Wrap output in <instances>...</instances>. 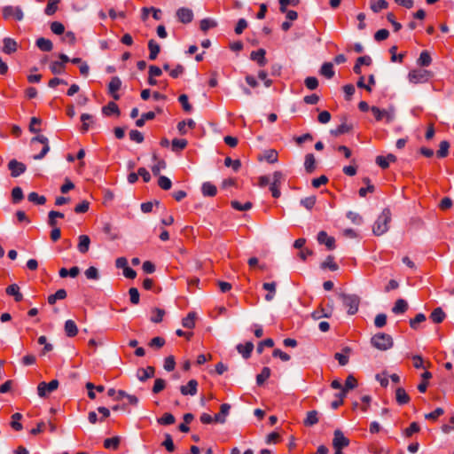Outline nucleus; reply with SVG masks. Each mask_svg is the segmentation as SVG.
Returning a JSON list of instances; mask_svg holds the SVG:
<instances>
[{
    "mask_svg": "<svg viewBox=\"0 0 454 454\" xmlns=\"http://www.w3.org/2000/svg\"><path fill=\"white\" fill-rule=\"evenodd\" d=\"M391 221V212L389 208H384L381 214L378 216L372 231L375 235L380 236L388 231V223Z\"/></svg>",
    "mask_w": 454,
    "mask_h": 454,
    "instance_id": "1",
    "label": "nucleus"
},
{
    "mask_svg": "<svg viewBox=\"0 0 454 454\" xmlns=\"http://www.w3.org/2000/svg\"><path fill=\"white\" fill-rule=\"evenodd\" d=\"M343 120L344 121L341 124H340L335 129L331 130L332 135L338 137L342 134L348 133L353 129V125L346 122V117H344Z\"/></svg>",
    "mask_w": 454,
    "mask_h": 454,
    "instance_id": "19",
    "label": "nucleus"
},
{
    "mask_svg": "<svg viewBox=\"0 0 454 454\" xmlns=\"http://www.w3.org/2000/svg\"><path fill=\"white\" fill-rule=\"evenodd\" d=\"M396 160L395 155L389 153L387 156H377L376 163L383 169L387 168L390 162H395Z\"/></svg>",
    "mask_w": 454,
    "mask_h": 454,
    "instance_id": "20",
    "label": "nucleus"
},
{
    "mask_svg": "<svg viewBox=\"0 0 454 454\" xmlns=\"http://www.w3.org/2000/svg\"><path fill=\"white\" fill-rule=\"evenodd\" d=\"M35 44L43 51H51L53 48L51 41L44 37L38 38Z\"/></svg>",
    "mask_w": 454,
    "mask_h": 454,
    "instance_id": "31",
    "label": "nucleus"
},
{
    "mask_svg": "<svg viewBox=\"0 0 454 454\" xmlns=\"http://www.w3.org/2000/svg\"><path fill=\"white\" fill-rule=\"evenodd\" d=\"M317 241L319 244H324L329 250L335 248V239L328 236L325 231H321L317 234Z\"/></svg>",
    "mask_w": 454,
    "mask_h": 454,
    "instance_id": "14",
    "label": "nucleus"
},
{
    "mask_svg": "<svg viewBox=\"0 0 454 454\" xmlns=\"http://www.w3.org/2000/svg\"><path fill=\"white\" fill-rule=\"evenodd\" d=\"M349 445V440L340 430L336 429L333 433V446L334 449H343Z\"/></svg>",
    "mask_w": 454,
    "mask_h": 454,
    "instance_id": "11",
    "label": "nucleus"
},
{
    "mask_svg": "<svg viewBox=\"0 0 454 454\" xmlns=\"http://www.w3.org/2000/svg\"><path fill=\"white\" fill-rule=\"evenodd\" d=\"M265 55L266 51L264 49H259L251 52L250 59L255 61L259 67H264L267 64Z\"/></svg>",
    "mask_w": 454,
    "mask_h": 454,
    "instance_id": "16",
    "label": "nucleus"
},
{
    "mask_svg": "<svg viewBox=\"0 0 454 454\" xmlns=\"http://www.w3.org/2000/svg\"><path fill=\"white\" fill-rule=\"evenodd\" d=\"M3 42V52H4L5 54H12L17 51L18 44L14 39L5 37Z\"/></svg>",
    "mask_w": 454,
    "mask_h": 454,
    "instance_id": "21",
    "label": "nucleus"
},
{
    "mask_svg": "<svg viewBox=\"0 0 454 454\" xmlns=\"http://www.w3.org/2000/svg\"><path fill=\"white\" fill-rule=\"evenodd\" d=\"M445 317L446 315L444 311L440 307L434 309L430 315L431 320L435 324L442 323L444 320Z\"/></svg>",
    "mask_w": 454,
    "mask_h": 454,
    "instance_id": "34",
    "label": "nucleus"
},
{
    "mask_svg": "<svg viewBox=\"0 0 454 454\" xmlns=\"http://www.w3.org/2000/svg\"><path fill=\"white\" fill-rule=\"evenodd\" d=\"M51 30L55 35H62L65 32V27L59 21H53L51 24Z\"/></svg>",
    "mask_w": 454,
    "mask_h": 454,
    "instance_id": "63",
    "label": "nucleus"
},
{
    "mask_svg": "<svg viewBox=\"0 0 454 454\" xmlns=\"http://www.w3.org/2000/svg\"><path fill=\"white\" fill-rule=\"evenodd\" d=\"M148 49L150 51L149 53V59L154 60L158 57V54L160 53V45L153 40L151 39L148 42Z\"/></svg>",
    "mask_w": 454,
    "mask_h": 454,
    "instance_id": "30",
    "label": "nucleus"
},
{
    "mask_svg": "<svg viewBox=\"0 0 454 454\" xmlns=\"http://www.w3.org/2000/svg\"><path fill=\"white\" fill-rule=\"evenodd\" d=\"M187 141L185 139L175 138L172 140V150L175 152L184 150L187 146Z\"/></svg>",
    "mask_w": 454,
    "mask_h": 454,
    "instance_id": "53",
    "label": "nucleus"
},
{
    "mask_svg": "<svg viewBox=\"0 0 454 454\" xmlns=\"http://www.w3.org/2000/svg\"><path fill=\"white\" fill-rule=\"evenodd\" d=\"M59 3L60 0H49L44 9V13L47 16H52L57 12Z\"/></svg>",
    "mask_w": 454,
    "mask_h": 454,
    "instance_id": "41",
    "label": "nucleus"
},
{
    "mask_svg": "<svg viewBox=\"0 0 454 454\" xmlns=\"http://www.w3.org/2000/svg\"><path fill=\"white\" fill-rule=\"evenodd\" d=\"M90 245V237L87 235H80L79 236V243L77 248L80 253L86 254L89 251Z\"/></svg>",
    "mask_w": 454,
    "mask_h": 454,
    "instance_id": "26",
    "label": "nucleus"
},
{
    "mask_svg": "<svg viewBox=\"0 0 454 454\" xmlns=\"http://www.w3.org/2000/svg\"><path fill=\"white\" fill-rule=\"evenodd\" d=\"M153 312L154 313L153 316H152L151 317V321L153 322V323H160L163 319V317L165 315V310L164 309H159V308H155Z\"/></svg>",
    "mask_w": 454,
    "mask_h": 454,
    "instance_id": "61",
    "label": "nucleus"
},
{
    "mask_svg": "<svg viewBox=\"0 0 454 454\" xmlns=\"http://www.w3.org/2000/svg\"><path fill=\"white\" fill-rule=\"evenodd\" d=\"M155 369L153 366H147L145 369L141 368L137 370V377L140 381H145L146 380L154 376Z\"/></svg>",
    "mask_w": 454,
    "mask_h": 454,
    "instance_id": "18",
    "label": "nucleus"
},
{
    "mask_svg": "<svg viewBox=\"0 0 454 454\" xmlns=\"http://www.w3.org/2000/svg\"><path fill=\"white\" fill-rule=\"evenodd\" d=\"M42 123V120L38 117H32L29 123V131L31 133H38L40 131V129L38 126H40Z\"/></svg>",
    "mask_w": 454,
    "mask_h": 454,
    "instance_id": "58",
    "label": "nucleus"
},
{
    "mask_svg": "<svg viewBox=\"0 0 454 454\" xmlns=\"http://www.w3.org/2000/svg\"><path fill=\"white\" fill-rule=\"evenodd\" d=\"M304 168L307 173L311 174L316 169V159L314 154L308 153L305 156Z\"/></svg>",
    "mask_w": 454,
    "mask_h": 454,
    "instance_id": "27",
    "label": "nucleus"
},
{
    "mask_svg": "<svg viewBox=\"0 0 454 454\" xmlns=\"http://www.w3.org/2000/svg\"><path fill=\"white\" fill-rule=\"evenodd\" d=\"M36 144H42L43 147L38 154L33 156L34 160H42L50 151L49 140L46 137L39 135L31 139V145L35 147Z\"/></svg>",
    "mask_w": 454,
    "mask_h": 454,
    "instance_id": "5",
    "label": "nucleus"
},
{
    "mask_svg": "<svg viewBox=\"0 0 454 454\" xmlns=\"http://www.w3.org/2000/svg\"><path fill=\"white\" fill-rule=\"evenodd\" d=\"M59 387V381L52 380L49 383L44 381L41 382L37 386V393L40 397H45L51 392L55 391Z\"/></svg>",
    "mask_w": 454,
    "mask_h": 454,
    "instance_id": "7",
    "label": "nucleus"
},
{
    "mask_svg": "<svg viewBox=\"0 0 454 454\" xmlns=\"http://www.w3.org/2000/svg\"><path fill=\"white\" fill-rule=\"evenodd\" d=\"M5 292L8 295L13 296L15 301L17 302L21 301L23 300V295L20 292V287L17 284L10 285L6 288Z\"/></svg>",
    "mask_w": 454,
    "mask_h": 454,
    "instance_id": "24",
    "label": "nucleus"
},
{
    "mask_svg": "<svg viewBox=\"0 0 454 454\" xmlns=\"http://www.w3.org/2000/svg\"><path fill=\"white\" fill-rule=\"evenodd\" d=\"M195 319L196 313L190 312L182 320V325L188 329H192L195 326Z\"/></svg>",
    "mask_w": 454,
    "mask_h": 454,
    "instance_id": "39",
    "label": "nucleus"
},
{
    "mask_svg": "<svg viewBox=\"0 0 454 454\" xmlns=\"http://www.w3.org/2000/svg\"><path fill=\"white\" fill-rule=\"evenodd\" d=\"M224 165L226 167H231L234 171H239L241 167V162L239 160H231L230 157H226L224 159Z\"/></svg>",
    "mask_w": 454,
    "mask_h": 454,
    "instance_id": "59",
    "label": "nucleus"
},
{
    "mask_svg": "<svg viewBox=\"0 0 454 454\" xmlns=\"http://www.w3.org/2000/svg\"><path fill=\"white\" fill-rule=\"evenodd\" d=\"M408 309V303L403 299H398L395 302L394 307L392 308V312L395 314H403Z\"/></svg>",
    "mask_w": 454,
    "mask_h": 454,
    "instance_id": "32",
    "label": "nucleus"
},
{
    "mask_svg": "<svg viewBox=\"0 0 454 454\" xmlns=\"http://www.w3.org/2000/svg\"><path fill=\"white\" fill-rule=\"evenodd\" d=\"M304 84L305 86L309 89V90H316L318 86V81L316 77L314 76H309L305 79L304 81Z\"/></svg>",
    "mask_w": 454,
    "mask_h": 454,
    "instance_id": "64",
    "label": "nucleus"
},
{
    "mask_svg": "<svg viewBox=\"0 0 454 454\" xmlns=\"http://www.w3.org/2000/svg\"><path fill=\"white\" fill-rule=\"evenodd\" d=\"M85 276L88 279L98 280L99 278L98 270L94 266H90L85 270Z\"/></svg>",
    "mask_w": 454,
    "mask_h": 454,
    "instance_id": "62",
    "label": "nucleus"
},
{
    "mask_svg": "<svg viewBox=\"0 0 454 454\" xmlns=\"http://www.w3.org/2000/svg\"><path fill=\"white\" fill-rule=\"evenodd\" d=\"M201 191L204 196L209 197H214L217 192L216 186L209 182L202 184Z\"/></svg>",
    "mask_w": 454,
    "mask_h": 454,
    "instance_id": "37",
    "label": "nucleus"
},
{
    "mask_svg": "<svg viewBox=\"0 0 454 454\" xmlns=\"http://www.w3.org/2000/svg\"><path fill=\"white\" fill-rule=\"evenodd\" d=\"M66 67L63 62L52 61L50 65V69L54 74H60L65 72Z\"/></svg>",
    "mask_w": 454,
    "mask_h": 454,
    "instance_id": "51",
    "label": "nucleus"
},
{
    "mask_svg": "<svg viewBox=\"0 0 454 454\" xmlns=\"http://www.w3.org/2000/svg\"><path fill=\"white\" fill-rule=\"evenodd\" d=\"M432 77L431 71L421 68L411 70L408 74L409 82L414 84L427 82Z\"/></svg>",
    "mask_w": 454,
    "mask_h": 454,
    "instance_id": "3",
    "label": "nucleus"
},
{
    "mask_svg": "<svg viewBox=\"0 0 454 454\" xmlns=\"http://www.w3.org/2000/svg\"><path fill=\"white\" fill-rule=\"evenodd\" d=\"M3 17L4 20H10L12 18L16 20H22L24 14L20 7L7 5L3 8Z\"/></svg>",
    "mask_w": 454,
    "mask_h": 454,
    "instance_id": "6",
    "label": "nucleus"
},
{
    "mask_svg": "<svg viewBox=\"0 0 454 454\" xmlns=\"http://www.w3.org/2000/svg\"><path fill=\"white\" fill-rule=\"evenodd\" d=\"M158 423L160 425H172L175 423V417L171 413H165L161 418L158 419Z\"/></svg>",
    "mask_w": 454,
    "mask_h": 454,
    "instance_id": "60",
    "label": "nucleus"
},
{
    "mask_svg": "<svg viewBox=\"0 0 454 454\" xmlns=\"http://www.w3.org/2000/svg\"><path fill=\"white\" fill-rule=\"evenodd\" d=\"M432 63V58L427 51H423L417 59V65L419 67H428Z\"/></svg>",
    "mask_w": 454,
    "mask_h": 454,
    "instance_id": "35",
    "label": "nucleus"
},
{
    "mask_svg": "<svg viewBox=\"0 0 454 454\" xmlns=\"http://www.w3.org/2000/svg\"><path fill=\"white\" fill-rule=\"evenodd\" d=\"M322 269H330L333 271L338 270V265L334 262V258L332 255H328L325 262L321 264Z\"/></svg>",
    "mask_w": 454,
    "mask_h": 454,
    "instance_id": "50",
    "label": "nucleus"
},
{
    "mask_svg": "<svg viewBox=\"0 0 454 454\" xmlns=\"http://www.w3.org/2000/svg\"><path fill=\"white\" fill-rule=\"evenodd\" d=\"M342 352L343 353H335L334 357L338 360L340 365L344 366L348 363V355L351 352V348L345 347Z\"/></svg>",
    "mask_w": 454,
    "mask_h": 454,
    "instance_id": "28",
    "label": "nucleus"
},
{
    "mask_svg": "<svg viewBox=\"0 0 454 454\" xmlns=\"http://www.w3.org/2000/svg\"><path fill=\"white\" fill-rule=\"evenodd\" d=\"M231 409V405L229 403H223L220 406V412L215 416V422L223 424L225 422V418L229 414Z\"/></svg>",
    "mask_w": 454,
    "mask_h": 454,
    "instance_id": "22",
    "label": "nucleus"
},
{
    "mask_svg": "<svg viewBox=\"0 0 454 454\" xmlns=\"http://www.w3.org/2000/svg\"><path fill=\"white\" fill-rule=\"evenodd\" d=\"M395 400L398 404L403 405L410 402V396L403 387H398L395 390Z\"/></svg>",
    "mask_w": 454,
    "mask_h": 454,
    "instance_id": "25",
    "label": "nucleus"
},
{
    "mask_svg": "<svg viewBox=\"0 0 454 454\" xmlns=\"http://www.w3.org/2000/svg\"><path fill=\"white\" fill-rule=\"evenodd\" d=\"M102 113L105 115H111L115 114L117 115L120 114V110L118 106L114 102H109L106 106L102 108Z\"/></svg>",
    "mask_w": 454,
    "mask_h": 454,
    "instance_id": "42",
    "label": "nucleus"
},
{
    "mask_svg": "<svg viewBox=\"0 0 454 454\" xmlns=\"http://www.w3.org/2000/svg\"><path fill=\"white\" fill-rule=\"evenodd\" d=\"M371 344L379 350H387L394 345L393 338L384 333H379L373 335L371 339Z\"/></svg>",
    "mask_w": 454,
    "mask_h": 454,
    "instance_id": "2",
    "label": "nucleus"
},
{
    "mask_svg": "<svg viewBox=\"0 0 454 454\" xmlns=\"http://www.w3.org/2000/svg\"><path fill=\"white\" fill-rule=\"evenodd\" d=\"M120 442H121V439H120L119 436H114V437H112V438H106L104 441V447L106 449L117 450L119 448Z\"/></svg>",
    "mask_w": 454,
    "mask_h": 454,
    "instance_id": "43",
    "label": "nucleus"
},
{
    "mask_svg": "<svg viewBox=\"0 0 454 454\" xmlns=\"http://www.w3.org/2000/svg\"><path fill=\"white\" fill-rule=\"evenodd\" d=\"M27 200L30 202L37 204V205H43L46 202V198L43 195H39L35 192H30L27 196Z\"/></svg>",
    "mask_w": 454,
    "mask_h": 454,
    "instance_id": "45",
    "label": "nucleus"
},
{
    "mask_svg": "<svg viewBox=\"0 0 454 454\" xmlns=\"http://www.w3.org/2000/svg\"><path fill=\"white\" fill-rule=\"evenodd\" d=\"M371 111L377 121H380L383 119H386L387 123L391 122L395 118L394 111H387L385 109H380L377 106H372Z\"/></svg>",
    "mask_w": 454,
    "mask_h": 454,
    "instance_id": "8",
    "label": "nucleus"
},
{
    "mask_svg": "<svg viewBox=\"0 0 454 454\" xmlns=\"http://www.w3.org/2000/svg\"><path fill=\"white\" fill-rule=\"evenodd\" d=\"M320 74L326 78L330 79L334 75L333 66L330 62H325L320 68Z\"/></svg>",
    "mask_w": 454,
    "mask_h": 454,
    "instance_id": "40",
    "label": "nucleus"
},
{
    "mask_svg": "<svg viewBox=\"0 0 454 454\" xmlns=\"http://www.w3.org/2000/svg\"><path fill=\"white\" fill-rule=\"evenodd\" d=\"M102 231L108 237L109 239L114 240L119 238V233L110 223H105L102 227Z\"/></svg>",
    "mask_w": 454,
    "mask_h": 454,
    "instance_id": "23",
    "label": "nucleus"
},
{
    "mask_svg": "<svg viewBox=\"0 0 454 454\" xmlns=\"http://www.w3.org/2000/svg\"><path fill=\"white\" fill-rule=\"evenodd\" d=\"M193 16L194 15L192 10L187 7H181L176 12V17L177 18L178 21L183 24L191 23L193 20Z\"/></svg>",
    "mask_w": 454,
    "mask_h": 454,
    "instance_id": "10",
    "label": "nucleus"
},
{
    "mask_svg": "<svg viewBox=\"0 0 454 454\" xmlns=\"http://www.w3.org/2000/svg\"><path fill=\"white\" fill-rule=\"evenodd\" d=\"M356 386H357L356 379L353 375L350 374L347 377V379L345 380V386L343 387L341 391H345V393L347 394V392L348 390L354 389L355 387H356Z\"/></svg>",
    "mask_w": 454,
    "mask_h": 454,
    "instance_id": "46",
    "label": "nucleus"
},
{
    "mask_svg": "<svg viewBox=\"0 0 454 454\" xmlns=\"http://www.w3.org/2000/svg\"><path fill=\"white\" fill-rule=\"evenodd\" d=\"M231 207L239 211H247L249 210L252 207V203L247 201L245 204H241L240 202L237 200H232L231 202Z\"/></svg>",
    "mask_w": 454,
    "mask_h": 454,
    "instance_id": "56",
    "label": "nucleus"
},
{
    "mask_svg": "<svg viewBox=\"0 0 454 454\" xmlns=\"http://www.w3.org/2000/svg\"><path fill=\"white\" fill-rule=\"evenodd\" d=\"M283 182V174L280 171H275L273 173L272 182L270 184V190L274 198H279L281 195L280 186Z\"/></svg>",
    "mask_w": 454,
    "mask_h": 454,
    "instance_id": "9",
    "label": "nucleus"
},
{
    "mask_svg": "<svg viewBox=\"0 0 454 454\" xmlns=\"http://www.w3.org/2000/svg\"><path fill=\"white\" fill-rule=\"evenodd\" d=\"M345 391H340L337 394H335L336 400L333 401L331 403V407L334 410L338 409L342 403L343 400L346 397Z\"/></svg>",
    "mask_w": 454,
    "mask_h": 454,
    "instance_id": "54",
    "label": "nucleus"
},
{
    "mask_svg": "<svg viewBox=\"0 0 454 454\" xmlns=\"http://www.w3.org/2000/svg\"><path fill=\"white\" fill-rule=\"evenodd\" d=\"M388 6V3L386 0H378L375 2H372L371 4V9L374 12H379L380 11L383 9H387Z\"/></svg>",
    "mask_w": 454,
    "mask_h": 454,
    "instance_id": "52",
    "label": "nucleus"
},
{
    "mask_svg": "<svg viewBox=\"0 0 454 454\" xmlns=\"http://www.w3.org/2000/svg\"><path fill=\"white\" fill-rule=\"evenodd\" d=\"M121 81L118 76H114L108 84V92L114 100L120 99V95L117 91L121 89Z\"/></svg>",
    "mask_w": 454,
    "mask_h": 454,
    "instance_id": "13",
    "label": "nucleus"
},
{
    "mask_svg": "<svg viewBox=\"0 0 454 454\" xmlns=\"http://www.w3.org/2000/svg\"><path fill=\"white\" fill-rule=\"evenodd\" d=\"M277 284L275 282L271 283H264L262 285V288L268 291V294L265 295V300L270 301L273 300L276 294Z\"/></svg>",
    "mask_w": 454,
    "mask_h": 454,
    "instance_id": "33",
    "label": "nucleus"
},
{
    "mask_svg": "<svg viewBox=\"0 0 454 454\" xmlns=\"http://www.w3.org/2000/svg\"><path fill=\"white\" fill-rule=\"evenodd\" d=\"M238 352L245 358L247 359L251 356V353L254 349V344L252 341H247L245 344L237 345Z\"/></svg>",
    "mask_w": 454,
    "mask_h": 454,
    "instance_id": "17",
    "label": "nucleus"
},
{
    "mask_svg": "<svg viewBox=\"0 0 454 454\" xmlns=\"http://www.w3.org/2000/svg\"><path fill=\"white\" fill-rule=\"evenodd\" d=\"M450 143L446 140H443L439 145V149L437 151V156L439 158H445L449 154Z\"/></svg>",
    "mask_w": 454,
    "mask_h": 454,
    "instance_id": "47",
    "label": "nucleus"
},
{
    "mask_svg": "<svg viewBox=\"0 0 454 454\" xmlns=\"http://www.w3.org/2000/svg\"><path fill=\"white\" fill-rule=\"evenodd\" d=\"M318 422V412L317 411H310L307 413V417L303 423L306 427H312Z\"/></svg>",
    "mask_w": 454,
    "mask_h": 454,
    "instance_id": "36",
    "label": "nucleus"
},
{
    "mask_svg": "<svg viewBox=\"0 0 454 454\" xmlns=\"http://www.w3.org/2000/svg\"><path fill=\"white\" fill-rule=\"evenodd\" d=\"M270 376V369L269 367H263L261 373L256 376V383L262 385L266 380Z\"/></svg>",
    "mask_w": 454,
    "mask_h": 454,
    "instance_id": "49",
    "label": "nucleus"
},
{
    "mask_svg": "<svg viewBox=\"0 0 454 454\" xmlns=\"http://www.w3.org/2000/svg\"><path fill=\"white\" fill-rule=\"evenodd\" d=\"M65 333L68 337L76 336L78 328L74 321L68 319L65 322Z\"/></svg>",
    "mask_w": 454,
    "mask_h": 454,
    "instance_id": "29",
    "label": "nucleus"
},
{
    "mask_svg": "<svg viewBox=\"0 0 454 454\" xmlns=\"http://www.w3.org/2000/svg\"><path fill=\"white\" fill-rule=\"evenodd\" d=\"M198 381L190 380L185 386L180 387V392L184 395H195L197 394Z\"/></svg>",
    "mask_w": 454,
    "mask_h": 454,
    "instance_id": "15",
    "label": "nucleus"
},
{
    "mask_svg": "<svg viewBox=\"0 0 454 454\" xmlns=\"http://www.w3.org/2000/svg\"><path fill=\"white\" fill-rule=\"evenodd\" d=\"M81 121L82 122L81 130L82 133H85L89 130L90 124L93 123V116L89 114H82L81 115Z\"/></svg>",
    "mask_w": 454,
    "mask_h": 454,
    "instance_id": "38",
    "label": "nucleus"
},
{
    "mask_svg": "<svg viewBox=\"0 0 454 454\" xmlns=\"http://www.w3.org/2000/svg\"><path fill=\"white\" fill-rule=\"evenodd\" d=\"M8 168L12 177H18L26 171L27 167L24 163L13 159L9 161Z\"/></svg>",
    "mask_w": 454,
    "mask_h": 454,
    "instance_id": "12",
    "label": "nucleus"
},
{
    "mask_svg": "<svg viewBox=\"0 0 454 454\" xmlns=\"http://www.w3.org/2000/svg\"><path fill=\"white\" fill-rule=\"evenodd\" d=\"M158 185L162 190L168 191V190H169L171 188L172 182H171V180L168 177H167L165 176H160L159 179H158Z\"/></svg>",
    "mask_w": 454,
    "mask_h": 454,
    "instance_id": "55",
    "label": "nucleus"
},
{
    "mask_svg": "<svg viewBox=\"0 0 454 454\" xmlns=\"http://www.w3.org/2000/svg\"><path fill=\"white\" fill-rule=\"evenodd\" d=\"M22 419V415L19 412H16L14 414H12V422H11V427L16 430V431H20L22 430L23 427H22V424L20 422V420Z\"/></svg>",
    "mask_w": 454,
    "mask_h": 454,
    "instance_id": "48",
    "label": "nucleus"
},
{
    "mask_svg": "<svg viewBox=\"0 0 454 454\" xmlns=\"http://www.w3.org/2000/svg\"><path fill=\"white\" fill-rule=\"evenodd\" d=\"M343 305L348 308V313L354 315L357 312L360 304V297L356 294H340Z\"/></svg>",
    "mask_w": 454,
    "mask_h": 454,
    "instance_id": "4",
    "label": "nucleus"
},
{
    "mask_svg": "<svg viewBox=\"0 0 454 454\" xmlns=\"http://www.w3.org/2000/svg\"><path fill=\"white\" fill-rule=\"evenodd\" d=\"M263 157L269 163H275L278 161V152L273 149L267 150Z\"/></svg>",
    "mask_w": 454,
    "mask_h": 454,
    "instance_id": "57",
    "label": "nucleus"
},
{
    "mask_svg": "<svg viewBox=\"0 0 454 454\" xmlns=\"http://www.w3.org/2000/svg\"><path fill=\"white\" fill-rule=\"evenodd\" d=\"M216 26H217V23L214 20L209 19V18L203 19L200 22V28L203 32H207L208 29L214 28Z\"/></svg>",
    "mask_w": 454,
    "mask_h": 454,
    "instance_id": "44",
    "label": "nucleus"
}]
</instances>
